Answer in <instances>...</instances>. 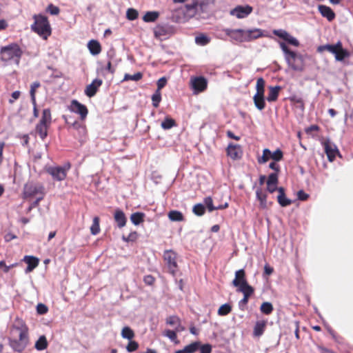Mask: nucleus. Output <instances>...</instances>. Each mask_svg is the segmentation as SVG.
I'll return each mask as SVG.
<instances>
[{
  "label": "nucleus",
  "mask_w": 353,
  "mask_h": 353,
  "mask_svg": "<svg viewBox=\"0 0 353 353\" xmlns=\"http://www.w3.org/2000/svg\"><path fill=\"white\" fill-rule=\"evenodd\" d=\"M28 329L22 320L17 319L10 330L9 344L12 349L21 352L28 344Z\"/></svg>",
  "instance_id": "f257e3e1"
},
{
  "label": "nucleus",
  "mask_w": 353,
  "mask_h": 353,
  "mask_svg": "<svg viewBox=\"0 0 353 353\" xmlns=\"http://www.w3.org/2000/svg\"><path fill=\"white\" fill-rule=\"evenodd\" d=\"M33 19L34 22L31 26L32 30L43 39H47L51 34V27L48 18L42 14H34Z\"/></svg>",
  "instance_id": "f03ea898"
},
{
  "label": "nucleus",
  "mask_w": 353,
  "mask_h": 353,
  "mask_svg": "<svg viewBox=\"0 0 353 353\" xmlns=\"http://www.w3.org/2000/svg\"><path fill=\"white\" fill-rule=\"evenodd\" d=\"M21 55L22 51L17 43L9 44L0 50V59L3 62L14 61L18 64Z\"/></svg>",
  "instance_id": "7ed1b4c3"
},
{
  "label": "nucleus",
  "mask_w": 353,
  "mask_h": 353,
  "mask_svg": "<svg viewBox=\"0 0 353 353\" xmlns=\"http://www.w3.org/2000/svg\"><path fill=\"white\" fill-rule=\"evenodd\" d=\"M198 3L192 1L181 6L176 12V21L183 23L194 17L196 12Z\"/></svg>",
  "instance_id": "20e7f679"
},
{
  "label": "nucleus",
  "mask_w": 353,
  "mask_h": 353,
  "mask_svg": "<svg viewBox=\"0 0 353 353\" xmlns=\"http://www.w3.org/2000/svg\"><path fill=\"white\" fill-rule=\"evenodd\" d=\"M323 50H327L334 54L336 60L339 61H343L350 55L348 51L343 48L341 41H338L334 45L327 44L319 47L318 51L321 52Z\"/></svg>",
  "instance_id": "39448f33"
},
{
  "label": "nucleus",
  "mask_w": 353,
  "mask_h": 353,
  "mask_svg": "<svg viewBox=\"0 0 353 353\" xmlns=\"http://www.w3.org/2000/svg\"><path fill=\"white\" fill-rule=\"evenodd\" d=\"M285 61L292 70L295 71H302L303 70V59L301 54L292 51L286 57Z\"/></svg>",
  "instance_id": "423d86ee"
},
{
  "label": "nucleus",
  "mask_w": 353,
  "mask_h": 353,
  "mask_svg": "<svg viewBox=\"0 0 353 353\" xmlns=\"http://www.w3.org/2000/svg\"><path fill=\"white\" fill-rule=\"evenodd\" d=\"M70 168V165L68 163L63 167H49L47 168V172L52 176L54 180L63 181L67 176V172Z\"/></svg>",
  "instance_id": "0eeeda50"
},
{
  "label": "nucleus",
  "mask_w": 353,
  "mask_h": 353,
  "mask_svg": "<svg viewBox=\"0 0 353 353\" xmlns=\"http://www.w3.org/2000/svg\"><path fill=\"white\" fill-rule=\"evenodd\" d=\"M163 258L166 262L169 272L174 275L177 270L176 254L172 250H165L163 254Z\"/></svg>",
  "instance_id": "6e6552de"
},
{
  "label": "nucleus",
  "mask_w": 353,
  "mask_h": 353,
  "mask_svg": "<svg viewBox=\"0 0 353 353\" xmlns=\"http://www.w3.org/2000/svg\"><path fill=\"white\" fill-rule=\"evenodd\" d=\"M40 194L43 195V187L39 183H29L26 184L23 190V194L26 198L32 197Z\"/></svg>",
  "instance_id": "1a4fd4ad"
},
{
  "label": "nucleus",
  "mask_w": 353,
  "mask_h": 353,
  "mask_svg": "<svg viewBox=\"0 0 353 353\" xmlns=\"http://www.w3.org/2000/svg\"><path fill=\"white\" fill-rule=\"evenodd\" d=\"M232 285L236 287L237 289H246L252 288L250 285L245 278V273L244 270L241 269L235 272V278L232 281Z\"/></svg>",
  "instance_id": "9d476101"
},
{
  "label": "nucleus",
  "mask_w": 353,
  "mask_h": 353,
  "mask_svg": "<svg viewBox=\"0 0 353 353\" xmlns=\"http://www.w3.org/2000/svg\"><path fill=\"white\" fill-rule=\"evenodd\" d=\"M173 32V27L168 24L158 25L154 28V37L159 39L169 37Z\"/></svg>",
  "instance_id": "9b49d317"
},
{
  "label": "nucleus",
  "mask_w": 353,
  "mask_h": 353,
  "mask_svg": "<svg viewBox=\"0 0 353 353\" xmlns=\"http://www.w3.org/2000/svg\"><path fill=\"white\" fill-rule=\"evenodd\" d=\"M191 87L194 93L197 94L204 91L208 85L207 80L203 77H196L190 80Z\"/></svg>",
  "instance_id": "f8f14e48"
},
{
  "label": "nucleus",
  "mask_w": 353,
  "mask_h": 353,
  "mask_svg": "<svg viewBox=\"0 0 353 353\" xmlns=\"http://www.w3.org/2000/svg\"><path fill=\"white\" fill-rule=\"evenodd\" d=\"M273 34L283 39H284L285 41H287L288 43L294 46H299V41L294 37L290 35L287 31L279 29V30H274Z\"/></svg>",
  "instance_id": "ddd939ff"
},
{
  "label": "nucleus",
  "mask_w": 353,
  "mask_h": 353,
  "mask_svg": "<svg viewBox=\"0 0 353 353\" xmlns=\"http://www.w3.org/2000/svg\"><path fill=\"white\" fill-rule=\"evenodd\" d=\"M252 11V8L250 6H239L230 11V14L238 19H243L248 17Z\"/></svg>",
  "instance_id": "4468645a"
},
{
  "label": "nucleus",
  "mask_w": 353,
  "mask_h": 353,
  "mask_svg": "<svg viewBox=\"0 0 353 353\" xmlns=\"http://www.w3.org/2000/svg\"><path fill=\"white\" fill-rule=\"evenodd\" d=\"M323 145L325 148V152L327 156V159L330 161H333L335 159L336 154L339 153L337 147L330 141V140H326L323 142Z\"/></svg>",
  "instance_id": "2eb2a0df"
},
{
  "label": "nucleus",
  "mask_w": 353,
  "mask_h": 353,
  "mask_svg": "<svg viewBox=\"0 0 353 353\" xmlns=\"http://www.w3.org/2000/svg\"><path fill=\"white\" fill-rule=\"evenodd\" d=\"M70 110L80 115L81 119H84L88 114V109L85 105L80 103L77 100H72L70 106Z\"/></svg>",
  "instance_id": "dca6fc26"
},
{
  "label": "nucleus",
  "mask_w": 353,
  "mask_h": 353,
  "mask_svg": "<svg viewBox=\"0 0 353 353\" xmlns=\"http://www.w3.org/2000/svg\"><path fill=\"white\" fill-rule=\"evenodd\" d=\"M224 32L232 40L238 42L245 41V37L244 35L245 30L243 29H225Z\"/></svg>",
  "instance_id": "f3484780"
},
{
  "label": "nucleus",
  "mask_w": 353,
  "mask_h": 353,
  "mask_svg": "<svg viewBox=\"0 0 353 353\" xmlns=\"http://www.w3.org/2000/svg\"><path fill=\"white\" fill-rule=\"evenodd\" d=\"M237 291L243 294V298L239 302V307L244 311L248 303L249 297L254 293V288L237 289Z\"/></svg>",
  "instance_id": "a211bd4d"
},
{
  "label": "nucleus",
  "mask_w": 353,
  "mask_h": 353,
  "mask_svg": "<svg viewBox=\"0 0 353 353\" xmlns=\"http://www.w3.org/2000/svg\"><path fill=\"white\" fill-rule=\"evenodd\" d=\"M244 35L245 41H250L254 39L263 37V31L259 28H253L245 30Z\"/></svg>",
  "instance_id": "6ab92c4d"
},
{
  "label": "nucleus",
  "mask_w": 353,
  "mask_h": 353,
  "mask_svg": "<svg viewBox=\"0 0 353 353\" xmlns=\"http://www.w3.org/2000/svg\"><path fill=\"white\" fill-rule=\"evenodd\" d=\"M101 84L102 80L95 79L90 84L87 85L85 90V94L89 97L94 96L97 92L98 88L101 85Z\"/></svg>",
  "instance_id": "aec40b11"
},
{
  "label": "nucleus",
  "mask_w": 353,
  "mask_h": 353,
  "mask_svg": "<svg viewBox=\"0 0 353 353\" xmlns=\"http://www.w3.org/2000/svg\"><path fill=\"white\" fill-rule=\"evenodd\" d=\"M318 10L321 14L323 17L326 18L329 21H333L336 17L334 12L327 6L319 5Z\"/></svg>",
  "instance_id": "412c9836"
},
{
  "label": "nucleus",
  "mask_w": 353,
  "mask_h": 353,
  "mask_svg": "<svg viewBox=\"0 0 353 353\" xmlns=\"http://www.w3.org/2000/svg\"><path fill=\"white\" fill-rule=\"evenodd\" d=\"M228 155L232 159L241 158V150L239 145L229 144L227 148Z\"/></svg>",
  "instance_id": "4be33fe9"
},
{
  "label": "nucleus",
  "mask_w": 353,
  "mask_h": 353,
  "mask_svg": "<svg viewBox=\"0 0 353 353\" xmlns=\"http://www.w3.org/2000/svg\"><path fill=\"white\" fill-rule=\"evenodd\" d=\"M114 219L119 228H121L125 225L127 219L124 212L121 210L117 209L115 210L114 214Z\"/></svg>",
  "instance_id": "5701e85b"
},
{
  "label": "nucleus",
  "mask_w": 353,
  "mask_h": 353,
  "mask_svg": "<svg viewBox=\"0 0 353 353\" xmlns=\"http://www.w3.org/2000/svg\"><path fill=\"white\" fill-rule=\"evenodd\" d=\"M279 195L277 196V201L279 205L282 207H286L292 203V200L285 196V189L283 187L278 188Z\"/></svg>",
  "instance_id": "b1692460"
},
{
  "label": "nucleus",
  "mask_w": 353,
  "mask_h": 353,
  "mask_svg": "<svg viewBox=\"0 0 353 353\" xmlns=\"http://www.w3.org/2000/svg\"><path fill=\"white\" fill-rule=\"evenodd\" d=\"M23 261L28 264L26 273L32 272L39 265V259L33 256H25Z\"/></svg>",
  "instance_id": "393cba45"
},
{
  "label": "nucleus",
  "mask_w": 353,
  "mask_h": 353,
  "mask_svg": "<svg viewBox=\"0 0 353 353\" xmlns=\"http://www.w3.org/2000/svg\"><path fill=\"white\" fill-rule=\"evenodd\" d=\"M256 196L257 200L260 203V208L262 209H265L268 207V203L267 201V194L262 190V189L259 188L256 191Z\"/></svg>",
  "instance_id": "a878e982"
},
{
  "label": "nucleus",
  "mask_w": 353,
  "mask_h": 353,
  "mask_svg": "<svg viewBox=\"0 0 353 353\" xmlns=\"http://www.w3.org/2000/svg\"><path fill=\"white\" fill-rule=\"evenodd\" d=\"M88 48L92 55H97L101 51L100 43L96 40H91L88 43Z\"/></svg>",
  "instance_id": "bb28decb"
},
{
  "label": "nucleus",
  "mask_w": 353,
  "mask_h": 353,
  "mask_svg": "<svg viewBox=\"0 0 353 353\" xmlns=\"http://www.w3.org/2000/svg\"><path fill=\"white\" fill-rule=\"evenodd\" d=\"M266 327V321H256L253 330V334L255 336H261L265 330Z\"/></svg>",
  "instance_id": "cd10ccee"
},
{
  "label": "nucleus",
  "mask_w": 353,
  "mask_h": 353,
  "mask_svg": "<svg viewBox=\"0 0 353 353\" xmlns=\"http://www.w3.org/2000/svg\"><path fill=\"white\" fill-rule=\"evenodd\" d=\"M269 90L270 91L267 97V100L270 102L275 101L278 98L279 91L281 90V87L279 85L274 87L270 86Z\"/></svg>",
  "instance_id": "c85d7f7f"
},
{
  "label": "nucleus",
  "mask_w": 353,
  "mask_h": 353,
  "mask_svg": "<svg viewBox=\"0 0 353 353\" xmlns=\"http://www.w3.org/2000/svg\"><path fill=\"white\" fill-rule=\"evenodd\" d=\"M50 125L39 122L36 126V132L41 139H44L48 135V128Z\"/></svg>",
  "instance_id": "c756f323"
},
{
  "label": "nucleus",
  "mask_w": 353,
  "mask_h": 353,
  "mask_svg": "<svg viewBox=\"0 0 353 353\" xmlns=\"http://www.w3.org/2000/svg\"><path fill=\"white\" fill-rule=\"evenodd\" d=\"M253 100L254 105L258 110H262L265 108V102L264 94H255L253 97Z\"/></svg>",
  "instance_id": "7c9ffc66"
},
{
  "label": "nucleus",
  "mask_w": 353,
  "mask_h": 353,
  "mask_svg": "<svg viewBox=\"0 0 353 353\" xmlns=\"http://www.w3.org/2000/svg\"><path fill=\"white\" fill-rule=\"evenodd\" d=\"M159 17V12L157 11L147 12L143 17V20L146 23L154 22Z\"/></svg>",
  "instance_id": "2f4dec72"
},
{
  "label": "nucleus",
  "mask_w": 353,
  "mask_h": 353,
  "mask_svg": "<svg viewBox=\"0 0 353 353\" xmlns=\"http://www.w3.org/2000/svg\"><path fill=\"white\" fill-rule=\"evenodd\" d=\"M48 347V342L45 336H41L39 339L36 341L34 347L39 350H44Z\"/></svg>",
  "instance_id": "473e14b6"
},
{
  "label": "nucleus",
  "mask_w": 353,
  "mask_h": 353,
  "mask_svg": "<svg viewBox=\"0 0 353 353\" xmlns=\"http://www.w3.org/2000/svg\"><path fill=\"white\" fill-rule=\"evenodd\" d=\"M144 217L145 214L143 212H135L131 214L130 220L134 225H138L143 222Z\"/></svg>",
  "instance_id": "72a5a7b5"
},
{
  "label": "nucleus",
  "mask_w": 353,
  "mask_h": 353,
  "mask_svg": "<svg viewBox=\"0 0 353 353\" xmlns=\"http://www.w3.org/2000/svg\"><path fill=\"white\" fill-rule=\"evenodd\" d=\"M168 218L172 221H181L183 220L182 213L177 210H171L168 213Z\"/></svg>",
  "instance_id": "f704fd0d"
},
{
  "label": "nucleus",
  "mask_w": 353,
  "mask_h": 353,
  "mask_svg": "<svg viewBox=\"0 0 353 353\" xmlns=\"http://www.w3.org/2000/svg\"><path fill=\"white\" fill-rule=\"evenodd\" d=\"M121 334L123 339L128 340H132L134 337V331L128 326H125L122 329Z\"/></svg>",
  "instance_id": "c9c22d12"
},
{
  "label": "nucleus",
  "mask_w": 353,
  "mask_h": 353,
  "mask_svg": "<svg viewBox=\"0 0 353 353\" xmlns=\"http://www.w3.org/2000/svg\"><path fill=\"white\" fill-rule=\"evenodd\" d=\"M90 232L93 235H97L100 232L99 218L98 216L94 217L92 224L90 227Z\"/></svg>",
  "instance_id": "e433bc0d"
},
{
  "label": "nucleus",
  "mask_w": 353,
  "mask_h": 353,
  "mask_svg": "<svg viewBox=\"0 0 353 353\" xmlns=\"http://www.w3.org/2000/svg\"><path fill=\"white\" fill-rule=\"evenodd\" d=\"M260 310L262 313L268 315L272 312L273 306L270 302H263L260 307Z\"/></svg>",
  "instance_id": "4c0bfd02"
},
{
  "label": "nucleus",
  "mask_w": 353,
  "mask_h": 353,
  "mask_svg": "<svg viewBox=\"0 0 353 353\" xmlns=\"http://www.w3.org/2000/svg\"><path fill=\"white\" fill-rule=\"evenodd\" d=\"M143 77V74L141 72H137L134 74H125L124 75L123 81H138L141 80Z\"/></svg>",
  "instance_id": "58836bf2"
},
{
  "label": "nucleus",
  "mask_w": 353,
  "mask_h": 353,
  "mask_svg": "<svg viewBox=\"0 0 353 353\" xmlns=\"http://www.w3.org/2000/svg\"><path fill=\"white\" fill-rule=\"evenodd\" d=\"M41 123H47L48 125L51 123V113L49 109H44L42 113V117L40 120Z\"/></svg>",
  "instance_id": "ea45409f"
},
{
  "label": "nucleus",
  "mask_w": 353,
  "mask_h": 353,
  "mask_svg": "<svg viewBox=\"0 0 353 353\" xmlns=\"http://www.w3.org/2000/svg\"><path fill=\"white\" fill-rule=\"evenodd\" d=\"M176 125L175 121L171 118H165L161 123V126L164 130H169Z\"/></svg>",
  "instance_id": "a19ab883"
},
{
  "label": "nucleus",
  "mask_w": 353,
  "mask_h": 353,
  "mask_svg": "<svg viewBox=\"0 0 353 353\" xmlns=\"http://www.w3.org/2000/svg\"><path fill=\"white\" fill-rule=\"evenodd\" d=\"M271 156V151L265 148L263 150V155L261 157H259L258 162L260 164H263L266 163L270 159Z\"/></svg>",
  "instance_id": "79ce46f5"
},
{
  "label": "nucleus",
  "mask_w": 353,
  "mask_h": 353,
  "mask_svg": "<svg viewBox=\"0 0 353 353\" xmlns=\"http://www.w3.org/2000/svg\"><path fill=\"white\" fill-rule=\"evenodd\" d=\"M256 94H264L265 92V81L263 78H259L256 81Z\"/></svg>",
  "instance_id": "37998d69"
},
{
  "label": "nucleus",
  "mask_w": 353,
  "mask_h": 353,
  "mask_svg": "<svg viewBox=\"0 0 353 353\" xmlns=\"http://www.w3.org/2000/svg\"><path fill=\"white\" fill-rule=\"evenodd\" d=\"M39 87H40V83L39 81H35L31 84L30 94V97H31V101L32 103H35L36 90Z\"/></svg>",
  "instance_id": "c03bdc74"
},
{
  "label": "nucleus",
  "mask_w": 353,
  "mask_h": 353,
  "mask_svg": "<svg viewBox=\"0 0 353 353\" xmlns=\"http://www.w3.org/2000/svg\"><path fill=\"white\" fill-rule=\"evenodd\" d=\"M232 310V307L228 303L222 305L218 310V314L220 316H225Z\"/></svg>",
  "instance_id": "a18cd8bd"
},
{
  "label": "nucleus",
  "mask_w": 353,
  "mask_h": 353,
  "mask_svg": "<svg viewBox=\"0 0 353 353\" xmlns=\"http://www.w3.org/2000/svg\"><path fill=\"white\" fill-rule=\"evenodd\" d=\"M199 345H200L199 342H194V343H190V345H186L183 348V350H184L185 353H193L198 350Z\"/></svg>",
  "instance_id": "49530a36"
},
{
  "label": "nucleus",
  "mask_w": 353,
  "mask_h": 353,
  "mask_svg": "<svg viewBox=\"0 0 353 353\" xmlns=\"http://www.w3.org/2000/svg\"><path fill=\"white\" fill-rule=\"evenodd\" d=\"M161 100V91L156 90L155 92L152 96V101L153 106L155 108L159 107Z\"/></svg>",
  "instance_id": "de8ad7c7"
},
{
  "label": "nucleus",
  "mask_w": 353,
  "mask_h": 353,
  "mask_svg": "<svg viewBox=\"0 0 353 353\" xmlns=\"http://www.w3.org/2000/svg\"><path fill=\"white\" fill-rule=\"evenodd\" d=\"M210 41V38L203 34L197 36L195 38L196 43L198 45H200V46H205L208 43H209Z\"/></svg>",
  "instance_id": "09e8293b"
},
{
  "label": "nucleus",
  "mask_w": 353,
  "mask_h": 353,
  "mask_svg": "<svg viewBox=\"0 0 353 353\" xmlns=\"http://www.w3.org/2000/svg\"><path fill=\"white\" fill-rule=\"evenodd\" d=\"M193 212L197 216H201L205 213V206L201 203H198L193 207Z\"/></svg>",
  "instance_id": "8fccbe9b"
},
{
  "label": "nucleus",
  "mask_w": 353,
  "mask_h": 353,
  "mask_svg": "<svg viewBox=\"0 0 353 353\" xmlns=\"http://www.w3.org/2000/svg\"><path fill=\"white\" fill-rule=\"evenodd\" d=\"M138 12L135 9L128 8L126 12V17L129 20H134L138 17Z\"/></svg>",
  "instance_id": "3c124183"
},
{
  "label": "nucleus",
  "mask_w": 353,
  "mask_h": 353,
  "mask_svg": "<svg viewBox=\"0 0 353 353\" xmlns=\"http://www.w3.org/2000/svg\"><path fill=\"white\" fill-rule=\"evenodd\" d=\"M278 183V173H271L268 178L267 185H277Z\"/></svg>",
  "instance_id": "603ef678"
},
{
  "label": "nucleus",
  "mask_w": 353,
  "mask_h": 353,
  "mask_svg": "<svg viewBox=\"0 0 353 353\" xmlns=\"http://www.w3.org/2000/svg\"><path fill=\"white\" fill-rule=\"evenodd\" d=\"M270 158L275 161H279L283 159V152L280 149H277L274 152H271Z\"/></svg>",
  "instance_id": "864d4df0"
},
{
  "label": "nucleus",
  "mask_w": 353,
  "mask_h": 353,
  "mask_svg": "<svg viewBox=\"0 0 353 353\" xmlns=\"http://www.w3.org/2000/svg\"><path fill=\"white\" fill-rule=\"evenodd\" d=\"M139 347V344L135 341L130 340V342L128 343V345L126 346V350L128 352H132L136 351Z\"/></svg>",
  "instance_id": "5fc2aeb1"
},
{
  "label": "nucleus",
  "mask_w": 353,
  "mask_h": 353,
  "mask_svg": "<svg viewBox=\"0 0 353 353\" xmlns=\"http://www.w3.org/2000/svg\"><path fill=\"white\" fill-rule=\"evenodd\" d=\"M204 205H206L209 212H212L215 210V207L213 205V201L210 196L206 197L204 199Z\"/></svg>",
  "instance_id": "6e6d98bb"
},
{
  "label": "nucleus",
  "mask_w": 353,
  "mask_h": 353,
  "mask_svg": "<svg viewBox=\"0 0 353 353\" xmlns=\"http://www.w3.org/2000/svg\"><path fill=\"white\" fill-rule=\"evenodd\" d=\"M46 11L52 15H57L59 13L60 10L57 6H55L53 4H50L47 7Z\"/></svg>",
  "instance_id": "4d7b16f0"
},
{
  "label": "nucleus",
  "mask_w": 353,
  "mask_h": 353,
  "mask_svg": "<svg viewBox=\"0 0 353 353\" xmlns=\"http://www.w3.org/2000/svg\"><path fill=\"white\" fill-rule=\"evenodd\" d=\"M180 319L176 316H170L166 319L167 324L170 325H176L179 323Z\"/></svg>",
  "instance_id": "13d9d810"
},
{
  "label": "nucleus",
  "mask_w": 353,
  "mask_h": 353,
  "mask_svg": "<svg viewBox=\"0 0 353 353\" xmlns=\"http://www.w3.org/2000/svg\"><path fill=\"white\" fill-rule=\"evenodd\" d=\"M165 335L172 341L176 339V333L174 330H168L165 331Z\"/></svg>",
  "instance_id": "bf43d9fd"
},
{
  "label": "nucleus",
  "mask_w": 353,
  "mask_h": 353,
  "mask_svg": "<svg viewBox=\"0 0 353 353\" xmlns=\"http://www.w3.org/2000/svg\"><path fill=\"white\" fill-rule=\"evenodd\" d=\"M167 79L165 77L160 78L157 81V90L161 91V90L166 85Z\"/></svg>",
  "instance_id": "052dcab7"
},
{
  "label": "nucleus",
  "mask_w": 353,
  "mask_h": 353,
  "mask_svg": "<svg viewBox=\"0 0 353 353\" xmlns=\"http://www.w3.org/2000/svg\"><path fill=\"white\" fill-rule=\"evenodd\" d=\"M43 199V196L37 198L34 202L31 203L29 208L27 209V212H30L34 208L39 205V202Z\"/></svg>",
  "instance_id": "680f3d73"
},
{
  "label": "nucleus",
  "mask_w": 353,
  "mask_h": 353,
  "mask_svg": "<svg viewBox=\"0 0 353 353\" xmlns=\"http://www.w3.org/2000/svg\"><path fill=\"white\" fill-rule=\"evenodd\" d=\"M37 312L40 314H46L48 312V307L42 303H39L37 307Z\"/></svg>",
  "instance_id": "e2e57ef3"
},
{
  "label": "nucleus",
  "mask_w": 353,
  "mask_h": 353,
  "mask_svg": "<svg viewBox=\"0 0 353 353\" xmlns=\"http://www.w3.org/2000/svg\"><path fill=\"white\" fill-rule=\"evenodd\" d=\"M279 46L282 51L283 52L285 57H286L289 53L292 52L290 50L288 49V46L285 43L279 42Z\"/></svg>",
  "instance_id": "0e129e2a"
},
{
  "label": "nucleus",
  "mask_w": 353,
  "mask_h": 353,
  "mask_svg": "<svg viewBox=\"0 0 353 353\" xmlns=\"http://www.w3.org/2000/svg\"><path fill=\"white\" fill-rule=\"evenodd\" d=\"M212 347L209 344L203 345L200 348V353H210Z\"/></svg>",
  "instance_id": "69168bd1"
},
{
  "label": "nucleus",
  "mask_w": 353,
  "mask_h": 353,
  "mask_svg": "<svg viewBox=\"0 0 353 353\" xmlns=\"http://www.w3.org/2000/svg\"><path fill=\"white\" fill-rule=\"evenodd\" d=\"M298 198L301 200V201H305L307 199L308 197V194H307L306 193H305L303 190H299L298 192Z\"/></svg>",
  "instance_id": "338daca9"
},
{
  "label": "nucleus",
  "mask_w": 353,
  "mask_h": 353,
  "mask_svg": "<svg viewBox=\"0 0 353 353\" xmlns=\"http://www.w3.org/2000/svg\"><path fill=\"white\" fill-rule=\"evenodd\" d=\"M144 282L148 284V285H152L153 284L154 281V279L152 276L151 275H148V276H145L144 277Z\"/></svg>",
  "instance_id": "774afa93"
}]
</instances>
